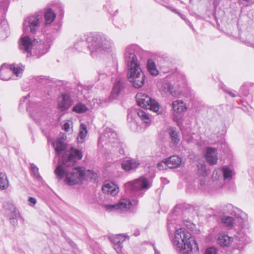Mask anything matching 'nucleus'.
Returning <instances> with one entry per match:
<instances>
[{"mask_svg":"<svg viewBox=\"0 0 254 254\" xmlns=\"http://www.w3.org/2000/svg\"><path fill=\"white\" fill-rule=\"evenodd\" d=\"M82 156L81 151L74 147H71L69 150L65 151L62 157V163L59 164L55 170L57 178L61 180L65 175V182L68 185H74L80 183L84 179V170L81 167H76L72 169V171L68 172L66 167L73 166L77 160L81 159Z\"/></svg>","mask_w":254,"mask_h":254,"instance_id":"f257e3e1","label":"nucleus"},{"mask_svg":"<svg viewBox=\"0 0 254 254\" xmlns=\"http://www.w3.org/2000/svg\"><path fill=\"white\" fill-rule=\"evenodd\" d=\"M172 243L175 249L181 254H190L192 251L198 252L199 250L194 236L184 229L176 230Z\"/></svg>","mask_w":254,"mask_h":254,"instance_id":"f03ea898","label":"nucleus"},{"mask_svg":"<svg viewBox=\"0 0 254 254\" xmlns=\"http://www.w3.org/2000/svg\"><path fill=\"white\" fill-rule=\"evenodd\" d=\"M88 49L93 58L102 52L109 53L114 48L113 41L107 36L90 34L87 39Z\"/></svg>","mask_w":254,"mask_h":254,"instance_id":"7ed1b4c3","label":"nucleus"},{"mask_svg":"<svg viewBox=\"0 0 254 254\" xmlns=\"http://www.w3.org/2000/svg\"><path fill=\"white\" fill-rule=\"evenodd\" d=\"M49 43L42 42V41H38L35 39L33 40L28 36L21 37V42L19 45V49L23 53H27V57L33 56L32 50L35 47L34 53L38 58L46 53L49 48Z\"/></svg>","mask_w":254,"mask_h":254,"instance_id":"20e7f679","label":"nucleus"},{"mask_svg":"<svg viewBox=\"0 0 254 254\" xmlns=\"http://www.w3.org/2000/svg\"><path fill=\"white\" fill-rule=\"evenodd\" d=\"M232 216L224 215L221 217V222L226 227L232 228L236 226L242 229H248L249 224L246 213L237 207L233 208Z\"/></svg>","mask_w":254,"mask_h":254,"instance_id":"39448f33","label":"nucleus"},{"mask_svg":"<svg viewBox=\"0 0 254 254\" xmlns=\"http://www.w3.org/2000/svg\"><path fill=\"white\" fill-rule=\"evenodd\" d=\"M150 186L148 180L143 176L125 185L126 192L136 196L142 195L141 191L148 189Z\"/></svg>","mask_w":254,"mask_h":254,"instance_id":"423d86ee","label":"nucleus"},{"mask_svg":"<svg viewBox=\"0 0 254 254\" xmlns=\"http://www.w3.org/2000/svg\"><path fill=\"white\" fill-rule=\"evenodd\" d=\"M127 78L132 86L136 88L141 87L144 84L145 75L142 71L140 64L127 67Z\"/></svg>","mask_w":254,"mask_h":254,"instance_id":"0eeeda50","label":"nucleus"},{"mask_svg":"<svg viewBox=\"0 0 254 254\" xmlns=\"http://www.w3.org/2000/svg\"><path fill=\"white\" fill-rule=\"evenodd\" d=\"M136 102L138 106L149 109L159 114L161 113L159 103L144 93H139L136 95Z\"/></svg>","mask_w":254,"mask_h":254,"instance_id":"6e6552de","label":"nucleus"},{"mask_svg":"<svg viewBox=\"0 0 254 254\" xmlns=\"http://www.w3.org/2000/svg\"><path fill=\"white\" fill-rule=\"evenodd\" d=\"M23 71V67L21 64H12L8 65L3 64L0 67V79L8 80L10 79L12 73L17 77H21Z\"/></svg>","mask_w":254,"mask_h":254,"instance_id":"1a4fd4ad","label":"nucleus"},{"mask_svg":"<svg viewBox=\"0 0 254 254\" xmlns=\"http://www.w3.org/2000/svg\"><path fill=\"white\" fill-rule=\"evenodd\" d=\"M140 51L139 47L136 45H130L126 47L124 57L127 67L140 64L137 58Z\"/></svg>","mask_w":254,"mask_h":254,"instance_id":"9d476101","label":"nucleus"},{"mask_svg":"<svg viewBox=\"0 0 254 254\" xmlns=\"http://www.w3.org/2000/svg\"><path fill=\"white\" fill-rule=\"evenodd\" d=\"M212 182L210 184V188L208 189L209 192H219L222 189L224 181L222 176V171L220 170H215L212 175Z\"/></svg>","mask_w":254,"mask_h":254,"instance_id":"9b49d317","label":"nucleus"},{"mask_svg":"<svg viewBox=\"0 0 254 254\" xmlns=\"http://www.w3.org/2000/svg\"><path fill=\"white\" fill-rule=\"evenodd\" d=\"M41 21L38 16H31L24 20L23 23V30L29 32L32 34L35 33L39 29Z\"/></svg>","mask_w":254,"mask_h":254,"instance_id":"f8f14e48","label":"nucleus"},{"mask_svg":"<svg viewBox=\"0 0 254 254\" xmlns=\"http://www.w3.org/2000/svg\"><path fill=\"white\" fill-rule=\"evenodd\" d=\"M104 207L107 211H112L121 209L127 210L130 209L132 206V203L130 199L122 198L118 203L114 204H104Z\"/></svg>","mask_w":254,"mask_h":254,"instance_id":"ddd939ff","label":"nucleus"},{"mask_svg":"<svg viewBox=\"0 0 254 254\" xmlns=\"http://www.w3.org/2000/svg\"><path fill=\"white\" fill-rule=\"evenodd\" d=\"M128 237L125 234L110 235L109 239L113 245L114 249L119 254L123 248V243Z\"/></svg>","mask_w":254,"mask_h":254,"instance_id":"4468645a","label":"nucleus"},{"mask_svg":"<svg viewBox=\"0 0 254 254\" xmlns=\"http://www.w3.org/2000/svg\"><path fill=\"white\" fill-rule=\"evenodd\" d=\"M125 80L123 79H118L115 83L111 95L108 100H113L116 99L120 94L122 93L125 88Z\"/></svg>","mask_w":254,"mask_h":254,"instance_id":"2eb2a0df","label":"nucleus"},{"mask_svg":"<svg viewBox=\"0 0 254 254\" xmlns=\"http://www.w3.org/2000/svg\"><path fill=\"white\" fill-rule=\"evenodd\" d=\"M198 174L202 176L203 178L199 180V188L201 190H206L205 177L208 175V170L206 168V165L204 163H199L197 165Z\"/></svg>","mask_w":254,"mask_h":254,"instance_id":"dca6fc26","label":"nucleus"},{"mask_svg":"<svg viewBox=\"0 0 254 254\" xmlns=\"http://www.w3.org/2000/svg\"><path fill=\"white\" fill-rule=\"evenodd\" d=\"M58 108L61 111L68 109L72 105V101L70 96L66 94H63L58 99Z\"/></svg>","mask_w":254,"mask_h":254,"instance_id":"f3484780","label":"nucleus"},{"mask_svg":"<svg viewBox=\"0 0 254 254\" xmlns=\"http://www.w3.org/2000/svg\"><path fill=\"white\" fill-rule=\"evenodd\" d=\"M103 191L112 196L116 195L119 191V188L112 182H105L102 187Z\"/></svg>","mask_w":254,"mask_h":254,"instance_id":"a211bd4d","label":"nucleus"},{"mask_svg":"<svg viewBox=\"0 0 254 254\" xmlns=\"http://www.w3.org/2000/svg\"><path fill=\"white\" fill-rule=\"evenodd\" d=\"M205 159L210 165L216 164L218 159L217 150L211 147H207L206 149Z\"/></svg>","mask_w":254,"mask_h":254,"instance_id":"6ab92c4d","label":"nucleus"},{"mask_svg":"<svg viewBox=\"0 0 254 254\" xmlns=\"http://www.w3.org/2000/svg\"><path fill=\"white\" fill-rule=\"evenodd\" d=\"M139 165V161L135 159L124 160L121 164L122 168L126 171L134 170L137 168Z\"/></svg>","mask_w":254,"mask_h":254,"instance_id":"aec40b11","label":"nucleus"},{"mask_svg":"<svg viewBox=\"0 0 254 254\" xmlns=\"http://www.w3.org/2000/svg\"><path fill=\"white\" fill-rule=\"evenodd\" d=\"M89 35L90 34L87 36L84 35L77 39L74 45V47L76 50L83 52L86 49V47L88 48V43L87 42V39Z\"/></svg>","mask_w":254,"mask_h":254,"instance_id":"412c9836","label":"nucleus"},{"mask_svg":"<svg viewBox=\"0 0 254 254\" xmlns=\"http://www.w3.org/2000/svg\"><path fill=\"white\" fill-rule=\"evenodd\" d=\"M41 110V105L35 102H30L27 107V110L29 113L31 117L36 120V115H38Z\"/></svg>","mask_w":254,"mask_h":254,"instance_id":"4be33fe9","label":"nucleus"},{"mask_svg":"<svg viewBox=\"0 0 254 254\" xmlns=\"http://www.w3.org/2000/svg\"><path fill=\"white\" fill-rule=\"evenodd\" d=\"M168 133L171 139L172 146L177 147L180 141V137L178 133L176 131V128L172 127H170L168 128Z\"/></svg>","mask_w":254,"mask_h":254,"instance_id":"5701e85b","label":"nucleus"},{"mask_svg":"<svg viewBox=\"0 0 254 254\" xmlns=\"http://www.w3.org/2000/svg\"><path fill=\"white\" fill-rule=\"evenodd\" d=\"M217 241L223 247H229L233 241V238L225 233H221L219 234Z\"/></svg>","mask_w":254,"mask_h":254,"instance_id":"b1692460","label":"nucleus"},{"mask_svg":"<svg viewBox=\"0 0 254 254\" xmlns=\"http://www.w3.org/2000/svg\"><path fill=\"white\" fill-rule=\"evenodd\" d=\"M167 165L169 168H176L180 166L182 159L177 155H173L166 159Z\"/></svg>","mask_w":254,"mask_h":254,"instance_id":"393cba45","label":"nucleus"},{"mask_svg":"<svg viewBox=\"0 0 254 254\" xmlns=\"http://www.w3.org/2000/svg\"><path fill=\"white\" fill-rule=\"evenodd\" d=\"M3 207L5 209V214L9 217L10 219H12L13 223H16L14 220L15 216V207L14 206L9 203H5L3 204Z\"/></svg>","mask_w":254,"mask_h":254,"instance_id":"a878e982","label":"nucleus"},{"mask_svg":"<svg viewBox=\"0 0 254 254\" xmlns=\"http://www.w3.org/2000/svg\"><path fill=\"white\" fill-rule=\"evenodd\" d=\"M173 109L174 112L182 114L187 110L186 104L182 100H176L172 103Z\"/></svg>","mask_w":254,"mask_h":254,"instance_id":"bb28decb","label":"nucleus"},{"mask_svg":"<svg viewBox=\"0 0 254 254\" xmlns=\"http://www.w3.org/2000/svg\"><path fill=\"white\" fill-rule=\"evenodd\" d=\"M53 145L58 157H59L62 152L66 148V143L60 139L53 142Z\"/></svg>","mask_w":254,"mask_h":254,"instance_id":"cd10ccee","label":"nucleus"},{"mask_svg":"<svg viewBox=\"0 0 254 254\" xmlns=\"http://www.w3.org/2000/svg\"><path fill=\"white\" fill-rule=\"evenodd\" d=\"M9 33V28L7 21L4 20L0 21V40L5 39Z\"/></svg>","mask_w":254,"mask_h":254,"instance_id":"c85d7f7f","label":"nucleus"},{"mask_svg":"<svg viewBox=\"0 0 254 254\" xmlns=\"http://www.w3.org/2000/svg\"><path fill=\"white\" fill-rule=\"evenodd\" d=\"M135 112L140 119L145 124L149 125L151 121L150 115L146 110H136Z\"/></svg>","mask_w":254,"mask_h":254,"instance_id":"c756f323","label":"nucleus"},{"mask_svg":"<svg viewBox=\"0 0 254 254\" xmlns=\"http://www.w3.org/2000/svg\"><path fill=\"white\" fill-rule=\"evenodd\" d=\"M45 26L50 25L55 20L56 15L51 8L46 9L45 13Z\"/></svg>","mask_w":254,"mask_h":254,"instance_id":"7c9ffc66","label":"nucleus"},{"mask_svg":"<svg viewBox=\"0 0 254 254\" xmlns=\"http://www.w3.org/2000/svg\"><path fill=\"white\" fill-rule=\"evenodd\" d=\"M103 136L107 138L108 141L111 143L115 142L118 141L117 133L111 128L106 129Z\"/></svg>","mask_w":254,"mask_h":254,"instance_id":"2f4dec72","label":"nucleus"},{"mask_svg":"<svg viewBox=\"0 0 254 254\" xmlns=\"http://www.w3.org/2000/svg\"><path fill=\"white\" fill-rule=\"evenodd\" d=\"M146 67L148 72L153 76H157L159 71L157 69L155 62L152 59L147 60Z\"/></svg>","mask_w":254,"mask_h":254,"instance_id":"473e14b6","label":"nucleus"},{"mask_svg":"<svg viewBox=\"0 0 254 254\" xmlns=\"http://www.w3.org/2000/svg\"><path fill=\"white\" fill-rule=\"evenodd\" d=\"M176 216L174 214L170 215L168 218L167 227L168 230L170 233L173 231L174 229H176Z\"/></svg>","mask_w":254,"mask_h":254,"instance_id":"72a5a7b5","label":"nucleus"},{"mask_svg":"<svg viewBox=\"0 0 254 254\" xmlns=\"http://www.w3.org/2000/svg\"><path fill=\"white\" fill-rule=\"evenodd\" d=\"M87 134L86 126L84 124H81L78 136L77 137L78 142L82 143Z\"/></svg>","mask_w":254,"mask_h":254,"instance_id":"f704fd0d","label":"nucleus"},{"mask_svg":"<svg viewBox=\"0 0 254 254\" xmlns=\"http://www.w3.org/2000/svg\"><path fill=\"white\" fill-rule=\"evenodd\" d=\"M9 186V181L5 174L0 173V190H6Z\"/></svg>","mask_w":254,"mask_h":254,"instance_id":"c9c22d12","label":"nucleus"},{"mask_svg":"<svg viewBox=\"0 0 254 254\" xmlns=\"http://www.w3.org/2000/svg\"><path fill=\"white\" fill-rule=\"evenodd\" d=\"M222 171V174H223V179L224 180H230L232 178L233 175L234 174L232 170H231L229 167H224L222 170L220 169Z\"/></svg>","mask_w":254,"mask_h":254,"instance_id":"e433bc0d","label":"nucleus"},{"mask_svg":"<svg viewBox=\"0 0 254 254\" xmlns=\"http://www.w3.org/2000/svg\"><path fill=\"white\" fill-rule=\"evenodd\" d=\"M236 239L239 241V242L236 244V247L237 249L239 250H243L245 246L248 243L247 238L245 237H242L240 238L238 236H236Z\"/></svg>","mask_w":254,"mask_h":254,"instance_id":"4c0bfd02","label":"nucleus"},{"mask_svg":"<svg viewBox=\"0 0 254 254\" xmlns=\"http://www.w3.org/2000/svg\"><path fill=\"white\" fill-rule=\"evenodd\" d=\"M165 87L167 89V91L173 97H177L180 94V91L174 89V87L170 83H167Z\"/></svg>","mask_w":254,"mask_h":254,"instance_id":"58836bf2","label":"nucleus"},{"mask_svg":"<svg viewBox=\"0 0 254 254\" xmlns=\"http://www.w3.org/2000/svg\"><path fill=\"white\" fill-rule=\"evenodd\" d=\"M88 110L87 107L81 103L77 104L73 108V111L77 113H83Z\"/></svg>","mask_w":254,"mask_h":254,"instance_id":"ea45409f","label":"nucleus"},{"mask_svg":"<svg viewBox=\"0 0 254 254\" xmlns=\"http://www.w3.org/2000/svg\"><path fill=\"white\" fill-rule=\"evenodd\" d=\"M31 171L34 177L38 180H41L42 178L39 173L38 168L34 164H30Z\"/></svg>","mask_w":254,"mask_h":254,"instance_id":"a19ab883","label":"nucleus"},{"mask_svg":"<svg viewBox=\"0 0 254 254\" xmlns=\"http://www.w3.org/2000/svg\"><path fill=\"white\" fill-rule=\"evenodd\" d=\"M167 167H168V165H167L166 160L165 161L160 162L157 164V168L159 170L166 169Z\"/></svg>","mask_w":254,"mask_h":254,"instance_id":"79ce46f5","label":"nucleus"},{"mask_svg":"<svg viewBox=\"0 0 254 254\" xmlns=\"http://www.w3.org/2000/svg\"><path fill=\"white\" fill-rule=\"evenodd\" d=\"M240 91L241 92V94L244 96H247L249 94V91L247 87L243 85L241 87L240 89Z\"/></svg>","mask_w":254,"mask_h":254,"instance_id":"37998d69","label":"nucleus"},{"mask_svg":"<svg viewBox=\"0 0 254 254\" xmlns=\"http://www.w3.org/2000/svg\"><path fill=\"white\" fill-rule=\"evenodd\" d=\"M205 254H217L216 249L213 247L209 248L206 249Z\"/></svg>","mask_w":254,"mask_h":254,"instance_id":"c03bdc74","label":"nucleus"},{"mask_svg":"<svg viewBox=\"0 0 254 254\" xmlns=\"http://www.w3.org/2000/svg\"><path fill=\"white\" fill-rule=\"evenodd\" d=\"M29 205L31 206H34L37 202V200L35 198L33 197H29L28 199Z\"/></svg>","mask_w":254,"mask_h":254,"instance_id":"a18cd8bd","label":"nucleus"},{"mask_svg":"<svg viewBox=\"0 0 254 254\" xmlns=\"http://www.w3.org/2000/svg\"><path fill=\"white\" fill-rule=\"evenodd\" d=\"M166 7L168 9H169L170 10H171V11L177 13L182 19H185V18L184 17V16L183 15H182L181 13H180V12H178L177 10L174 8H173L172 7H170V6H167Z\"/></svg>","mask_w":254,"mask_h":254,"instance_id":"49530a36","label":"nucleus"},{"mask_svg":"<svg viewBox=\"0 0 254 254\" xmlns=\"http://www.w3.org/2000/svg\"><path fill=\"white\" fill-rule=\"evenodd\" d=\"M62 128L65 131H69V129L70 128V125L68 123H64L63 127H62Z\"/></svg>","mask_w":254,"mask_h":254,"instance_id":"de8ad7c7","label":"nucleus"},{"mask_svg":"<svg viewBox=\"0 0 254 254\" xmlns=\"http://www.w3.org/2000/svg\"><path fill=\"white\" fill-rule=\"evenodd\" d=\"M224 91L225 92H226L227 94H228L229 95V96H230L231 97H236V95L231 91L227 90V89H225Z\"/></svg>","mask_w":254,"mask_h":254,"instance_id":"09e8293b","label":"nucleus"},{"mask_svg":"<svg viewBox=\"0 0 254 254\" xmlns=\"http://www.w3.org/2000/svg\"><path fill=\"white\" fill-rule=\"evenodd\" d=\"M99 104L101 105H103L104 103H105L107 102H109L110 101H111V100H108V99H106L104 100L99 99ZM97 104H99V103H97Z\"/></svg>","mask_w":254,"mask_h":254,"instance_id":"8fccbe9b","label":"nucleus"},{"mask_svg":"<svg viewBox=\"0 0 254 254\" xmlns=\"http://www.w3.org/2000/svg\"><path fill=\"white\" fill-rule=\"evenodd\" d=\"M153 249L154 250V253L155 254H160L159 252L156 250V248L154 246H153Z\"/></svg>","mask_w":254,"mask_h":254,"instance_id":"3c124183","label":"nucleus"},{"mask_svg":"<svg viewBox=\"0 0 254 254\" xmlns=\"http://www.w3.org/2000/svg\"><path fill=\"white\" fill-rule=\"evenodd\" d=\"M68 243H69V245H70L71 247H73L74 246V245H75V244H74V242H72V241H69Z\"/></svg>","mask_w":254,"mask_h":254,"instance_id":"603ef678","label":"nucleus"},{"mask_svg":"<svg viewBox=\"0 0 254 254\" xmlns=\"http://www.w3.org/2000/svg\"><path fill=\"white\" fill-rule=\"evenodd\" d=\"M140 233L139 231L138 230H136L134 233V235L135 236H138L139 235Z\"/></svg>","mask_w":254,"mask_h":254,"instance_id":"864d4df0","label":"nucleus"},{"mask_svg":"<svg viewBox=\"0 0 254 254\" xmlns=\"http://www.w3.org/2000/svg\"><path fill=\"white\" fill-rule=\"evenodd\" d=\"M180 76L182 77V83H184L185 82V77L182 75Z\"/></svg>","mask_w":254,"mask_h":254,"instance_id":"5fc2aeb1","label":"nucleus"},{"mask_svg":"<svg viewBox=\"0 0 254 254\" xmlns=\"http://www.w3.org/2000/svg\"><path fill=\"white\" fill-rule=\"evenodd\" d=\"M93 101L95 102H97L98 100L97 99H93Z\"/></svg>","mask_w":254,"mask_h":254,"instance_id":"6e6d98bb","label":"nucleus"},{"mask_svg":"<svg viewBox=\"0 0 254 254\" xmlns=\"http://www.w3.org/2000/svg\"><path fill=\"white\" fill-rule=\"evenodd\" d=\"M23 99H24V100H25V99H27V97H26V96H25V97H23Z\"/></svg>","mask_w":254,"mask_h":254,"instance_id":"4d7b16f0","label":"nucleus"},{"mask_svg":"<svg viewBox=\"0 0 254 254\" xmlns=\"http://www.w3.org/2000/svg\"><path fill=\"white\" fill-rule=\"evenodd\" d=\"M22 102H23V101L21 100L20 101V104H22Z\"/></svg>","mask_w":254,"mask_h":254,"instance_id":"13d9d810","label":"nucleus"}]
</instances>
